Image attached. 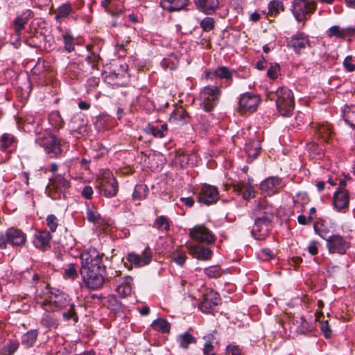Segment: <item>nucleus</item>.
I'll list each match as a JSON object with an SVG mask.
<instances>
[{"label":"nucleus","instance_id":"nucleus-1","mask_svg":"<svg viewBox=\"0 0 355 355\" xmlns=\"http://www.w3.org/2000/svg\"><path fill=\"white\" fill-rule=\"evenodd\" d=\"M42 309L49 313L62 312L64 320H73L74 323L78 322L79 318L76 311V305L71 302V299L64 291L55 288H46L43 300L41 302Z\"/></svg>","mask_w":355,"mask_h":355},{"label":"nucleus","instance_id":"nucleus-2","mask_svg":"<svg viewBox=\"0 0 355 355\" xmlns=\"http://www.w3.org/2000/svg\"><path fill=\"white\" fill-rule=\"evenodd\" d=\"M254 223L251 234L257 240H265L272 227L273 209L266 201L259 200L254 209Z\"/></svg>","mask_w":355,"mask_h":355},{"label":"nucleus","instance_id":"nucleus-3","mask_svg":"<svg viewBox=\"0 0 355 355\" xmlns=\"http://www.w3.org/2000/svg\"><path fill=\"white\" fill-rule=\"evenodd\" d=\"M35 132L38 135L35 140L36 143L44 148L50 158H58L62 156V147L66 144L65 140L58 138L47 130L43 134H41L38 128H37Z\"/></svg>","mask_w":355,"mask_h":355},{"label":"nucleus","instance_id":"nucleus-4","mask_svg":"<svg viewBox=\"0 0 355 355\" xmlns=\"http://www.w3.org/2000/svg\"><path fill=\"white\" fill-rule=\"evenodd\" d=\"M96 188L106 198L115 197L119 191L116 179L109 169H103L96 180Z\"/></svg>","mask_w":355,"mask_h":355},{"label":"nucleus","instance_id":"nucleus-5","mask_svg":"<svg viewBox=\"0 0 355 355\" xmlns=\"http://www.w3.org/2000/svg\"><path fill=\"white\" fill-rule=\"evenodd\" d=\"M27 242V235L21 229L11 227L0 234V249L6 250L8 245L18 249L24 247Z\"/></svg>","mask_w":355,"mask_h":355},{"label":"nucleus","instance_id":"nucleus-6","mask_svg":"<svg viewBox=\"0 0 355 355\" xmlns=\"http://www.w3.org/2000/svg\"><path fill=\"white\" fill-rule=\"evenodd\" d=\"M275 96V103L278 112L284 116H290L295 107L293 92L287 87H282L277 89Z\"/></svg>","mask_w":355,"mask_h":355},{"label":"nucleus","instance_id":"nucleus-7","mask_svg":"<svg viewBox=\"0 0 355 355\" xmlns=\"http://www.w3.org/2000/svg\"><path fill=\"white\" fill-rule=\"evenodd\" d=\"M128 78V65L126 64L114 63L110 67V71L106 72L105 80L114 86H123Z\"/></svg>","mask_w":355,"mask_h":355},{"label":"nucleus","instance_id":"nucleus-8","mask_svg":"<svg viewBox=\"0 0 355 355\" xmlns=\"http://www.w3.org/2000/svg\"><path fill=\"white\" fill-rule=\"evenodd\" d=\"M316 8L314 1L310 0H293L292 12L299 22L306 21Z\"/></svg>","mask_w":355,"mask_h":355},{"label":"nucleus","instance_id":"nucleus-9","mask_svg":"<svg viewBox=\"0 0 355 355\" xmlns=\"http://www.w3.org/2000/svg\"><path fill=\"white\" fill-rule=\"evenodd\" d=\"M220 94V89L217 86L205 87L200 93L202 109L207 112H211L216 106Z\"/></svg>","mask_w":355,"mask_h":355},{"label":"nucleus","instance_id":"nucleus-10","mask_svg":"<svg viewBox=\"0 0 355 355\" xmlns=\"http://www.w3.org/2000/svg\"><path fill=\"white\" fill-rule=\"evenodd\" d=\"M261 98L252 92L241 94L239 99L237 110L241 114L255 112L260 104Z\"/></svg>","mask_w":355,"mask_h":355},{"label":"nucleus","instance_id":"nucleus-11","mask_svg":"<svg viewBox=\"0 0 355 355\" xmlns=\"http://www.w3.org/2000/svg\"><path fill=\"white\" fill-rule=\"evenodd\" d=\"M101 267L80 270L82 279L87 288L96 290L103 286L104 278L101 273Z\"/></svg>","mask_w":355,"mask_h":355},{"label":"nucleus","instance_id":"nucleus-12","mask_svg":"<svg viewBox=\"0 0 355 355\" xmlns=\"http://www.w3.org/2000/svg\"><path fill=\"white\" fill-rule=\"evenodd\" d=\"M81 268L80 270L101 268L103 257L96 248H89L80 254Z\"/></svg>","mask_w":355,"mask_h":355},{"label":"nucleus","instance_id":"nucleus-13","mask_svg":"<svg viewBox=\"0 0 355 355\" xmlns=\"http://www.w3.org/2000/svg\"><path fill=\"white\" fill-rule=\"evenodd\" d=\"M87 124L86 116L82 112H77L70 119L68 126L71 134L79 137L87 134Z\"/></svg>","mask_w":355,"mask_h":355},{"label":"nucleus","instance_id":"nucleus-14","mask_svg":"<svg viewBox=\"0 0 355 355\" xmlns=\"http://www.w3.org/2000/svg\"><path fill=\"white\" fill-rule=\"evenodd\" d=\"M189 237L201 243L211 244L216 241V236L204 225H196L189 230Z\"/></svg>","mask_w":355,"mask_h":355},{"label":"nucleus","instance_id":"nucleus-15","mask_svg":"<svg viewBox=\"0 0 355 355\" xmlns=\"http://www.w3.org/2000/svg\"><path fill=\"white\" fill-rule=\"evenodd\" d=\"M221 301L219 293L211 289L203 294L202 302L200 303L198 308L205 313H210L214 311L216 306L221 304Z\"/></svg>","mask_w":355,"mask_h":355},{"label":"nucleus","instance_id":"nucleus-16","mask_svg":"<svg viewBox=\"0 0 355 355\" xmlns=\"http://www.w3.org/2000/svg\"><path fill=\"white\" fill-rule=\"evenodd\" d=\"M219 199V192L217 187L204 184L198 192V202L205 205L216 203Z\"/></svg>","mask_w":355,"mask_h":355},{"label":"nucleus","instance_id":"nucleus-17","mask_svg":"<svg viewBox=\"0 0 355 355\" xmlns=\"http://www.w3.org/2000/svg\"><path fill=\"white\" fill-rule=\"evenodd\" d=\"M349 247V242L339 234H334L327 239V248L330 253L344 254Z\"/></svg>","mask_w":355,"mask_h":355},{"label":"nucleus","instance_id":"nucleus-18","mask_svg":"<svg viewBox=\"0 0 355 355\" xmlns=\"http://www.w3.org/2000/svg\"><path fill=\"white\" fill-rule=\"evenodd\" d=\"M287 46L292 49L295 53L300 55L302 50L310 46L309 37L304 32H297L288 40Z\"/></svg>","mask_w":355,"mask_h":355},{"label":"nucleus","instance_id":"nucleus-19","mask_svg":"<svg viewBox=\"0 0 355 355\" xmlns=\"http://www.w3.org/2000/svg\"><path fill=\"white\" fill-rule=\"evenodd\" d=\"M71 187L69 175L54 174L49 179L47 189L59 194L64 193Z\"/></svg>","mask_w":355,"mask_h":355},{"label":"nucleus","instance_id":"nucleus-20","mask_svg":"<svg viewBox=\"0 0 355 355\" xmlns=\"http://www.w3.org/2000/svg\"><path fill=\"white\" fill-rule=\"evenodd\" d=\"M152 253L149 247L145 248L142 254L139 255L135 252H130L127 254V260L135 267H142L148 265L151 261Z\"/></svg>","mask_w":355,"mask_h":355},{"label":"nucleus","instance_id":"nucleus-21","mask_svg":"<svg viewBox=\"0 0 355 355\" xmlns=\"http://www.w3.org/2000/svg\"><path fill=\"white\" fill-rule=\"evenodd\" d=\"M51 233L46 230H37L34 234L33 245L36 248L46 251L51 248Z\"/></svg>","mask_w":355,"mask_h":355},{"label":"nucleus","instance_id":"nucleus-22","mask_svg":"<svg viewBox=\"0 0 355 355\" xmlns=\"http://www.w3.org/2000/svg\"><path fill=\"white\" fill-rule=\"evenodd\" d=\"M349 203V194L347 189H337L334 193L333 204L339 211L348 208Z\"/></svg>","mask_w":355,"mask_h":355},{"label":"nucleus","instance_id":"nucleus-23","mask_svg":"<svg viewBox=\"0 0 355 355\" xmlns=\"http://www.w3.org/2000/svg\"><path fill=\"white\" fill-rule=\"evenodd\" d=\"M234 191L241 196L243 199L249 200L254 196V189L250 184L245 181L234 182L232 184Z\"/></svg>","mask_w":355,"mask_h":355},{"label":"nucleus","instance_id":"nucleus-24","mask_svg":"<svg viewBox=\"0 0 355 355\" xmlns=\"http://www.w3.org/2000/svg\"><path fill=\"white\" fill-rule=\"evenodd\" d=\"M191 116L182 107H176L169 117L171 123L184 125L190 122Z\"/></svg>","mask_w":355,"mask_h":355},{"label":"nucleus","instance_id":"nucleus-25","mask_svg":"<svg viewBox=\"0 0 355 355\" xmlns=\"http://www.w3.org/2000/svg\"><path fill=\"white\" fill-rule=\"evenodd\" d=\"M189 252L194 258L203 261L211 259L213 255L212 251L209 248L198 245L189 246Z\"/></svg>","mask_w":355,"mask_h":355},{"label":"nucleus","instance_id":"nucleus-26","mask_svg":"<svg viewBox=\"0 0 355 355\" xmlns=\"http://www.w3.org/2000/svg\"><path fill=\"white\" fill-rule=\"evenodd\" d=\"M261 141L259 139H251L245 145V150L248 155L247 162H252L257 159L261 151Z\"/></svg>","mask_w":355,"mask_h":355},{"label":"nucleus","instance_id":"nucleus-27","mask_svg":"<svg viewBox=\"0 0 355 355\" xmlns=\"http://www.w3.org/2000/svg\"><path fill=\"white\" fill-rule=\"evenodd\" d=\"M194 3L197 9L206 15L213 14L219 4L218 0H194Z\"/></svg>","mask_w":355,"mask_h":355},{"label":"nucleus","instance_id":"nucleus-28","mask_svg":"<svg viewBox=\"0 0 355 355\" xmlns=\"http://www.w3.org/2000/svg\"><path fill=\"white\" fill-rule=\"evenodd\" d=\"M281 182V179L277 177H269L261 182L260 189L268 195H272L276 192L277 187Z\"/></svg>","mask_w":355,"mask_h":355},{"label":"nucleus","instance_id":"nucleus-29","mask_svg":"<svg viewBox=\"0 0 355 355\" xmlns=\"http://www.w3.org/2000/svg\"><path fill=\"white\" fill-rule=\"evenodd\" d=\"M188 5V0H162L160 6L169 12L178 11Z\"/></svg>","mask_w":355,"mask_h":355},{"label":"nucleus","instance_id":"nucleus-30","mask_svg":"<svg viewBox=\"0 0 355 355\" xmlns=\"http://www.w3.org/2000/svg\"><path fill=\"white\" fill-rule=\"evenodd\" d=\"M168 126L166 123H163L159 128L153 124L148 123L144 128V131L148 135H151L155 138H164L167 132Z\"/></svg>","mask_w":355,"mask_h":355},{"label":"nucleus","instance_id":"nucleus-31","mask_svg":"<svg viewBox=\"0 0 355 355\" xmlns=\"http://www.w3.org/2000/svg\"><path fill=\"white\" fill-rule=\"evenodd\" d=\"M62 277L64 279L74 281L79 276V267L78 264L70 263L63 268Z\"/></svg>","mask_w":355,"mask_h":355},{"label":"nucleus","instance_id":"nucleus-32","mask_svg":"<svg viewBox=\"0 0 355 355\" xmlns=\"http://www.w3.org/2000/svg\"><path fill=\"white\" fill-rule=\"evenodd\" d=\"M316 135L323 141L328 142L331 138V128L328 123H320L316 127Z\"/></svg>","mask_w":355,"mask_h":355},{"label":"nucleus","instance_id":"nucleus-33","mask_svg":"<svg viewBox=\"0 0 355 355\" xmlns=\"http://www.w3.org/2000/svg\"><path fill=\"white\" fill-rule=\"evenodd\" d=\"M39 334L38 329H31L26 332L21 337V344L26 348L34 346Z\"/></svg>","mask_w":355,"mask_h":355},{"label":"nucleus","instance_id":"nucleus-34","mask_svg":"<svg viewBox=\"0 0 355 355\" xmlns=\"http://www.w3.org/2000/svg\"><path fill=\"white\" fill-rule=\"evenodd\" d=\"M83 63H71L68 67V75L71 79H81L85 76Z\"/></svg>","mask_w":355,"mask_h":355},{"label":"nucleus","instance_id":"nucleus-35","mask_svg":"<svg viewBox=\"0 0 355 355\" xmlns=\"http://www.w3.org/2000/svg\"><path fill=\"white\" fill-rule=\"evenodd\" d=\"M132 277L130 276L125 277L124 279L116 287V292L121 297H126L130 295L132 292L131 281Z\"/></svg>","mask_w":355,"mask_h":355},{"label":"nucleus","instance_id":"nucleus-36","mask_svg":"<svg viewBox=\"0 0 355 355\" xmlns=\"http://www.w3.org/2000/svg\"><path fill=\"white\" fill-rule=\"evenodd\" d=\"M48 119L49 124L55 130L58 131L64 125V121L61 116L60 112L58 110L51 112L49 114Z\"/></svg>","mask_w":355,"mask_h":355},{"label":"nucleus","instance_id":"nucleus-37","mask_svg":"<svg viewBox=\"0 0 355 355\" xmlns=\"http://www.w3.org/2000/svg\"><path fill=\"white\" fill-rule=\"evenodd\" d=\"M345 121L352 128H355V104L345 105L343 110Z\"/></svg>","mask_w":355,"mask_h":355},{"label":"nucleus","instance_id":"nucleus-38","mask_svg":"<svg viewBox=\"0 0 355 355\" xmlns=\"http://www.w3.org/2000/svg\"><path fill=\"white\" fill-rule=\"evenodd\" d=\"M73 12L74 11L70 3H63L57 8L55 19L57 21H60Z\"/></svg>","mask_w":355,"mask_h":355},{"label":"nucleus","instance_id":"nucleus-39","mask_svg":"<svg viewBox=\"0 0 355 355\" xmlns=\"http://www.w3.org/2000/svg\"><path fill=\"white\" fill-rule=\"evenodd\" d=\"M17 139L15 136L9 133H4L1 135L0 139V149L1 150H6L11 147L15 148Z\"/></svg>","mask_w":355,"mask_h":355},{"label":"nucleus","instance_id":"nucleus-40","mask_svg":"<svg viewBox=\"0 0 355 355\" xmlns=\"http://www.w3.org/2000/svg\"><path fill=\"white\" fill-rule=\"evenodd\" d=\"M153 227L159 231L167 232L170 230L171 227L170 220L166 216H159L155 220Z\"/></svg>","mask_w":355,"mask_h":355},{"label":"nucleus","instance_id":"nucleus-41","mask_svg":"<svg viewBox=\"0 0 355 355\" xmlns=\"http://www.w3.org/2000/svg\"><path fill=\"white\" fill-rule=\"evenodd\" d=\"M268 14L272 17L278 15L281 12L284 11V6L280 0H271L268 6Z\"/></svg>","mask_w":355,"mask_h":355},{"label":"nucleus","instance_id":"nucleus-42","mask_svg":"<svg viewBox=\"0 0 355 355\" xmlns=\"http://www.w3.org/2000/svg\"><path fill=\"white\" fill-rule=\"evenodd\" d=\"M206 340L202 348L203 355H217L214 352V341L215 338L213 334H209L204 337Z\"/></svg>","mask_w":355,"mask_h":355},{"label":"nucleus","instance_id":"nucleus-43","mask_svg":"<svg viewBox=\"0 0 355 355\" xmlns=\"http://www.w3.org/2000/svg\"><path fill=\"white\" fill-rule=\"evenodd\" d=\"M151 327L153 329L160 331L162 333H168L170 331L171 325L169 322L163 318H158L155 320L152 324Z\"/></svg>","mask_w":355,"mask_h":355},{"label":"nucleus","instance_id":"nucleus-44","mask_svg":"<svg viewBox=\"0 0 355 355\" xmlns=\"http://www.w3.org/2000/svg\"><path fill=\"white\" fill-rule=\"evenodd\" d=\"M40 324L42 326L51 329V328H57L59 323L58 320L55 317L51 315L49 312H46L43 314Z\"/></svg>","mask_w":355,"mask_h":355},{"label":"nucleus","instance_id":"nucleus-45","mask_svg":"<svg viewBox=\"0 0 355 355\" xmlns=\"http://www.w3.org/2000/svg\"><path fill=\"white\" fill-rule=\"evenodd\" d=\"M177 340L180 345V347L183 349H187L190 344L196 343V338L189 332H185L182 334H180L178 337Z\"/></svg>","mask_w":355,"mask_h":355},{"label":"nucleus","instance_id":"nucleus-46","mask_svg":"<svg viewBox=\"0 0 355 355\" xmlns=\"http://www.w3.org/2000/svg\"><path fill=\"white\" fill-rule=\"evenodd\" d=\"M19 343L15 340H9L1 349L2 355H13L19 348Z\"/></svg>","mask_w":355,"mask_h":355},{"label":"nucleus","instance_id":"nucleus-47","mask_svg":"<svg viewBox=\"0 0 355 355\" xmlns=\"http://www.w3.org/2000/svg\"><path fill=\"white\" fill-rule=\"evenodd\" d=\"M148 192V189L146 185L138 184L135 187L132 193V198L137 200H141L146 198Z\"/></svg>","mask_w":355,"mask_h":355},{"label":"nucleus","instance_id":"nucleus-48","mask_svg":"<svg viewBox=\"0 0 355 355\" xmlns=\"http://www.w3.org/2000/svg\"><path fill=\"white\" fill-rule=\"evenodd\" d=\"M232 73L233 71H231L228 67L220 66L215 69L214 75L221 79H225L226 80L232 81Z\"/></svg>","mask_w":355,"mask_h":355},{"label":"nucleus","instance_id":"nucleus-49","mask_svg":"<svg viewBox=\"0 0 355 355\" xmlns=\"http://www.w3.org/2000/svg\"><path fill=\"white\" fill-rule=\"evenodd\" d=\"M64 48L67 52H71L74 50V37L69 32H66L62 35Z\"/></svg>","mask_w":355,"mask_h":355},{"label":"nucleus","instance_id":"nucleus-50","mask_svg":"<svg viewBox=\"0 0 355 355\" xmlns=\"http://www.w3.org/2000/svg\"><path fill=\"white\" fill-rule=\"evenodd\" d=\"M109 121V117L105 114H101L96 118L94 126L98 131L106 128Z\"/></svg>","mask_w":355,"mask_h":355},{"label":"nucleus","instance_id":"nucleus-51","mask_svg":"<svg viewBox=\"0 0 355 355\" xmlns=\"http://www.w3.org/2000/svg\"><path fill=\"white\" fill-rule=\"evenodd\" d=\"M27 21L21 17H17L13 21L14 31L17 36H20L21 32L24 29Z\"/></svg>","mask_w":355,"mask_h":355},{"label":"nucleus","instance_id":"nucleus-52","mask_svg":"<svg viewBox=\"0 0 355 355\" xmlns=\"http://www.w3.org/2000/svg\"><path fill=\"white\" fill-rule=\"evenodd\" d=\"M100 56L99 55L90 52L89 54L85 58L86 62L91 65L92 69H97L98 67Z\"/></svg>","mask_w":355,"mask_h":355},{"label":"nucleus","instance_id":"nucleus-53","mask_svg":"<svg viewBox=\"0 0 355 355\" xmlns=\"http://www.w3.org/2000/svg\"><path fill=\"white\" fill-rule=\"evenodd\" d=\"M112 0H102L101 6L105 9V11L113 17H116L121 15L123 11L121 10L114 11L112 10L113 6H110Z\"/></svg>","mask_w":355,"mask_h":355},{"label":"nucleus","instance_id":"nucleus-54","mask_svg":"<svg viewBox=\"0 0 355 355\" xmlns=\"http://www.w3.org/2000/svg\"><path fill=\"white\" fill-rule=\"evenodd\" d=\"M200 27L205 32H209L214 28L215 21L212 17H206L200 23Z\"/></svg>","mask_w":355,"mask_h":355},{"label":"nucleus","instance_id":"nucleus-55","mask_svg":"<svg viewBox=\"0 0 355 355\" xmlns=\"http://www.w3.org/2000/svg\"><path fill=\"white\" fill-rule=\"evenodd\" d=\"M313 228L316 234L327 241V239L329 237L327 236L329 231L324 224L319 222H315L314 223Z\"/></svg>","mask_w":355,"mask_h":355},{"label":"nucleus","instance_id":"nucleus-56","mask_svg":"<svg viewBox=\"0 0 355 355\" xmlns=\"http://www.w3.org/2000/svg\"><path fill=\"white\" fill-rule=\"evenodd\" d=\"M46 220L50 231L55 232L58 225V218L53 214H50L47 216Z\"/></svg>","mask_w":355,"mask_h":355},{"label":"nucleus","instance_id":"nucleus-57","mask_svg":"<svg viewBox=\"0 0 355 355\" xmlns=\"http://www.w3.org/2000/svg\"><path fill=\"white\" fill-rule=\"evenodd\" d=\"M109 306L116 313H121L123 312V306L122 303L117 300L116 297H114L109 301Z\"/></svg>","mask_w":355,"mask_h":355},{"label":"nucleus","instance_id":"nucleus-58","mask_svg":"<svg viewBox=\"0 0 355 355\" xmlns=\"http://www.w3.org/2000/svg\"><path fill=\"white\" fill-rule=\"evenodd\" d=\"M205 273L210 278H216L220 275L219 266H212L205 269Z\"/></svg>","mask_w":355,"mask_h":355},{"label":"nucleus","instance_id":"nucleus-59","mask_svg":"<svg viewBox=\"0 0 355 355\" xmlns=\"http://www.w3.org/2000/svg\"><path fill=\"white\" fill-rule=\"evenodd\" d=\"M343 67L347 72H353L355 71V60L352 55H347L344 59Z\"/></svg>","mask_w":355,"mask_h":355},{"label":"nucleus","instance_id":"nucleus-60","mask_svg":"<svg viewBox=\"0 0 355 355\" xmlns=\"http://www.w3.org/2000/svg\"><path fill=\"white\" fill-rule=\"evenodd\" d=\"M161 65L164 69L174 70L177 68L178 63L172 60L171 58H166L162 60Z\"/></svg>","mask_w":355,"mask_h":355},{"label":"nucleus","instance_id":"nucleus-61","mask_svg":"<svg viewBox=\"0 0 355 355\" xmlns=\"http://www.w3.org/2000/svg\"><path fill=\"white\" fill-rule=\"evenodd\" d=\"M328 35L329 37L336 36L338 38H343L345 37V34L343 30L340 28L338 26H333L329 28L328 31Z\"/></svg>","mask_w":355,"mask_h":355},{"label":"nucleus","instance_id":"nucleus-62","mask_svg":"<svg viewBox=\"0 0 355 355\" xmlns=\"http://www.w3.org/2000/svg\"><path fill=\"white\" fill-rule=\"evenodd\" d=\"M320 329L324 338H329L331 336L332 331L327 320L321 322Z\"/></svg>","mask_w":355,"mask_h":355},{"label":"nucleus","instance_id":"nucleus-63","mask_svg":"<svg viewBox=\"0 0 355 355\" xmlns=\"http://www.w3.org/2000/svg\"><path fill=\"white\" fill-rule=\"evenodd\" d=\"M280 70V67L278 64H275V65H272L268 69L267 75L271 79H276L278 76V73Z\"/></svg>","mask_w":355,"mask_h":355},{"label":"nucleus","instance_id":"nucleus-64","mask_svg":"<svg viewBox=\"0 0 355 355\" xmlns=\"http://www.w3.org/2000/svg\"><path fill=\"white\" fill-rule=\"evenodd\" d=\"M226 353L228 355H241V352L238 345L230 344L226 347Z\"/></svg>","mask_w":355,"mask_h":355}]
</instances>
